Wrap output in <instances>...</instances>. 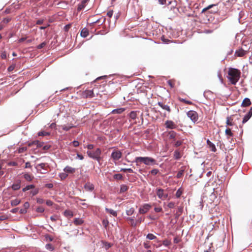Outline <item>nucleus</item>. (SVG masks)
<instances>
[{"instance_id": "f257e3e1", "label": "nucleus", "mask_w": 252, "mask_h": 252, "mask_svg": "<svg viewBox=\"0 0 252 252\" xmlns=\"http://www.w3.org/2000/svg\"><path fill=\"white\" fill-rule=\"evenodd\" d=\"M228 79L232 85H235L239 80L241 76V71L240 70L230 67L228 70Z\"/></svg>"}, {"instance_id": "f03ea898", "label": "nucleus", "mask_w": 252, "mask_h": 252, "mask_svg": "<svg viewBox=\"0 0 252 252\" xmlns=\"http://www.w3.org/2000/svg\"><path fill=\"white\" fill-rule=\"evenodd\" d=\"M135 162L136 163L137 165H138L139 163L142 162L147 165H154L156 163V160L153 158L150 157H136L135 158Z\"/></svg>"}, {"instance_id": "7ed1b4c3", "label": "nucleus", "mask_w": 252, "mask_h": 252, "mask_svg": "<svg viewBox=\"0 0 252 252\" xmlns=\"http://www.w3.org/2000/svg\"><path fill=\"white\" fill-rule=\"evenodd\" d=\"M101 151L100 149L97 148L95 151H88L87 154L88 156L93 159H96L98 162H99L101 159L100 155Z\"/></svg>"}, {"instance_id": "20e7f679", "label": "nucleus", "mask_w": 252, "mask_h": 252, "mask_svg": "<svg viewBox=\"0 0 252 252\" xmlns=\"http://www.w3.org/2000/svg\"><path fill=\"white\" fill-rule=\"evenodd\" d=\"M187 116L189 117L191 120L195 123L198 119V116L197 113L193 110H190L187 113Z\"/></svg>"}, {"instance_id": "39448f33", "label": "nucleus", "mask_w": 252, "mask_h": 252, "mask_svg": "<svg viewBox=\"0 0 252 252\" xmlns=\"http://www.w3.org/2000/svg\"><path fill=\"white\" fill-rule=\"evenodd\" d=\"M122 157V152L118 150H115L112 153L111 157L114 161H117L120 159Z\"/></svg>"}, {"instance_id": "423d86ee", "label": "nucleus", "mask_w": 252, "mask_h": 252, "mask_svg": "<svg viewBox=\"0 0 252 252\" xmlns=\"http://www.w3.org/2000/svg\"><path fill=\"white\" fill-rule=\"evenodd\" d=\"M158 197L162 200H165L168 197V194L164 193V190L162 189H158L156 192Z\"/></svg>"}, {"instance_id": "0eeeda50", "label": "nucleus", "mask_w": 252, "mask_h": 252, "mask_svg": "<svg viewBox=\"0 0 252 252\" xmlns=\"http://www.w3.org/2000/svg\"><path fill=\"white\" fill-rule=\"evenodd\" d=\"M152 207L151 205L149 204H145L141 206L139 209V213L141 214L146 213Z\"/></svg>"}, {"instance_id": "6e6552de", "label": "nucleus", "mask_w": 252, "mask_h": 252, "mask_svg": "<svg viewBox=\"0 0 252 252\" xmlns=\"http://www.w3.org/2000/svg\"><path fill=\"white\" fill-rule=\"evenodd\" d=\"M81 96L82 97L84 98H91L94 96V94L93 90H87L82 93Z\"/></svg>"}, {"instance_id": "1a4fd4ad", "label": "nucleus", "mask_w": 252, "mask_h": 252, "mask_svg": "<svg viewBox=\"0 0 252 252\" xmlns=\"http://www.w3.org/2000/svg\"><path fill=\"white\" fill-rule=\"evenodd\" d=\"M165 125L166 127L170 129H175L177 128V125L172 121H167L165 122Z\"/></svg>"}, {"instance_id": "9d476101", "label": "nucleus", "mask_w": 252, "mask_h": 252, "mask_svg": "<svg viewBox=\"0 0 252 252\" xmlns=\"http://www.w3.org/2000/svg\"><path fill=\"white\" fill-rule=\"evenodd\" d=\"M246 51H245L242 48H241L236 51L235 53V55L237 57H242L246 55Z\"/></svg>"}, {"instance_id": "9b49d317", "label": "nucleus", "mask_w": 252, "mask_h": 252, "mask_svg": "<svg viewBox=\"0 0 252 252\" xmlns=\"http://www.w3.org/2000/svg\"><path fill=\"white\" fill-rule=\"evenodd\" d=\"M63 171L67 173L73 174L76 171V169L69 166H66L64 169Z\"/></svg>"}, {"instance_id": "f8f14e48", "label": "nucleus", "mask_w": 252, "mask_h": 252, "mask_svg": "<svg viewBox=\"0 0 252 252\" xmlns=\"http://www.w3.org/2000/svg\"><path fill=\"white\" fill-rule=\"evenodd\" d=\"M84 188L86 190L92 191L94 189V186L93 184L87 182L84 186Z\"/></svg>"}, {"instance_id": "ddd939ff", "label": "nucleus", "mask_w": 252, "mask_h": 252, "mask_svg": "<svg viewBox=\"0 0 252 252\" xmlns=\"http://www.w3.org/2000/svg\"><path fill=\"white\" fill-rule=\"evenodd\" d=\"M89 0H82L81 3L78 5L77 9L78 11L82 10L86 6Z\"/></svg>"}, {"instance_id": "4468645a", "label": "nucleus", "mask_w": 252, "mask_h": 252, "mask_svg": "<svg viewBox=\"0 0 252 252\" xmlns=\"http://www.w3.org/2000/svg\"><path fill=\"white\" fill-rule=\"evenodd\" d=\"M158 104L163 109H164V110L167 111L169 113H170L171 112V109L168 105H165L161 102H158Z\"/></svg>"}, {"instance_id": "2eb2a0df", "label": "nucleus", "mask_w": 252, "mask_h": 252, "mask_svg": "<svg viewBox=\"0 0 252 252\" xmlns=\"http://www.w3.org/2000/svg\"><path fill=\"white\" fill-rule=\"evenodd\" d=\"M251 104V101L250 99L248 98H245L241 104V106L242 107H247L250 106Z\"/></svg>"}, {"instance_id": "dca6fc26", "label": "nucleus", "mask_w": 252, "mask_h": 252, "mask_svg": "<svg viewBox=\"0 0 252 252\" xmlns=\"http://www.w3.org/2000/svg\"><path fill=\"white\" fill-rule=\"evenodd\" d=\"M207 144L212 152H215L216 151L217 149L216 148L215 145L212 143L209 139L207 140Z\"/></svg>"}, {"instance_id": "f3484780", "label": "nucleus", "mask_w": 252, "mask_h": 252, "mask_svg": "<svg viewBox=\"0 0 252 252\" xmlns=\"http://www.w3.org/2000/svg\"><path fill=\"white\" fill-rule=\"evenodd\" d=\"M73 223L75 225H80L84 223V220L81 218H75Z\"/></svg>"}, {"instance_id": "a211bd4d", "label": "nucleus", "mask_w": 252, "mask_h": 252, "mask_svg": "<svg viewBox=\"0 0 252 252\" xmlns=\"http://www.w3.org/2000/svg\"><path fill=\"white\" fill-rule=\"evenodd\" d=\"M63 214L64 216L68 218H71L73 216V213L72 211L69 210H66L64 211Z\"/></svg>"}, {"instance_id": "6ab92c4d", "label": "nucleus", "mask_w": 252, "mask_h": 252, "mask_svg": "<svg viewBox=\"0 0 252 252\" xmlns=\"http://www.w3.org/2000/svg\"><path fill=\"white\" fill-rule=\"evenodd\" d=\"M33 145H35L37 146V147H40L42 146L43 143L40 142L39 141H34L28 144V146L29 147H31Z\"/></svg>"}, {"instance_id": "aec40b11", "label": "nucleus", "mask_w": 252, "mask_h": 252, "mask_svg": "<svg viewBox=\"0 0 252 252\" xmlns=\"http://www.w3.org/2000/svg\"><path fill=\"white\" fill-rule=\"evenodd\" d=\"M73 127H74V126H73V124H71L68 125V126L64 125H62L60 126L61 128H62L63 130H65V131H68L70 128H71Z\"/></svg>"}, {"instance_id": "412c9836", "label": "nucleus", "mask_w": 252, "mask_h": 252, "mask_svg": "<svg viewBox=\"0 0 252 252\" xmlns=\"http://www.w3.org/2000/svg\"><path fill=\"white\" fill-rule=\"evenodd\" d=\"M24 178L27 181H31L33 179V176L29 173H25Z\"/></svg>"}, {"instance_id": "4be33fe9", "label": "nucleus", "mask_w": 252, "mask_h": 252, "mask_svg": "<svg viewBox=\"0 0 252 252\" xmlns=\"http://www.w3.org/2000/svg\"><path fill=\"white\" fill-rule=\"evenodd\" d=\"M89 34V31L87 28H84L81 32V35L83 37H86Z\"/></svg>"}, {"instance_id": "5701e85b", "label": "nucleus", "mask_w": 252, "mask_h": 252, "mask_svg": "<svg viewBox=\"0 0 252 252\" xmlns=\"http://www.w3.org/2000/svg\"><path fill=\"white\" fill-rule=\"evenodd\" d=\"M125 108H118V109L113 110L112 111V113L113 114H121L124 111H125Z\"/></svg>"}, {"instance_id": "b1692460", "label": "nucleus", "mask_w": 252, "mask_h": 252, "mask_svg": "<svg viewBox=\"0 0 252 252\" xmlns=\"http://www.w3.org/2000/svg\"><path fill=\"white\" fill-rule=\"evenodd\" d=\"M46 165H47V163H40V164H38V165H37L35 167V168H36V169L38 171L40 172L39 168L44 169L45 168Z\"/></svg>"}, {"instance_id": "393cba45", "label": "nucleus", "mask_w": 252, "mask_h": 252, "mask_svg": "<svg viewBox=\"0 0 252 252\" xmlns=\"http://www.w3.org/2000/svg\"><path fill=\"white\" fill-rule=\"evenodd\" d=\"M105 210L107 213L112 215L114 217H116L117 216V212L112 209L106 208Z\"/></svg>"}, {"instance_id": "a878e982", "label": "nucleus", "mask_w": 252, "mask_h": 252, "mask_svg": "<svg viewBox=\"0 0 252 252\" xmlns=\"http://www.w3.org/2000/svg\"><path fill=\"white\" fill-rule=\"evenodd\" d=\"M20 202H21L20 200H19L17 198H16L15 199L11 200V205L12 206H15L18 205L20 203Z\"/></svg>"}, {"instance_id": "bb28decb", "label": "nucleus", "mask_w": 252, "mask_h": 252, "mask_svg": "<svg viewBox=\"0 0 252 252\" xmlns=\"http://www.w3.org/2000/svg\"><path fill=\"white\" fill-rule=\"evenodd\" d=\"M126 220L130 222V225L132 226H136V222L132 218H127Z\"/></svg>"}, {"instance_id": "cd10ccee", "label": "nucleus", "mask_w": 252, "mask_h": 252, "mask_svg": "<svg viewBox=\"0 0 252 252\" xmlns=\"http://www.w3.org/2000/svg\"><path fill=\"white\" fill-rule=\"evenodd\" d=\"M128 188L126 185H122L120 188V192H124L127 190Z\"/></svg>"}, {"instance_id": "c85d7f7f", "label": "nucleus", "mask_w": 252, "mask_h": 252, "mask_svg": "<svg viewBox=\"0 0 252 252\" xmlns=\"http://www.w3.org/2000/svg\"><path fill=\"white\" fill-rule=\"evenodd\" d=\"M177 133L174 131H170L168 132L169 137L170 139H174L176 136Z\"/></svg>"}, {"instance_id": "c756f323", "label": "nucleus", "mask_w": 252, "mask_h": 252, "mask_svg": "<svg viewBox=\"0 0 252 252\" xmlns=\"http://www.w3.org/2000/svg\"><path fill=\"white\" fill-rule=\"evenodd\" d=\"M35 186L33 185H28L23 189V191L25 192L29 189H34Z\"/></svg>"}, {"instance_id": "7c9ffc66", "label": "nucleus", "mask_w": 252, "mask_h": 252, "mask_svg": "<svg viewBox=\"0 0 252 252\" xmlns=\"http://www.w3.org/2000/svg\"><path fill=\"white\" fill-rule=\"evenodd\" d=\"M20 183L19 182L18 183L14 184L12 186V189L14 190H17L20 188Z\"/></svg>"}, {"instance_id": "2f4dec72", "label": "nucleus", "mask_w": 252, "mask_h": 252, "mask_svg": "<svg viewBox=\"0 0 252 252\" xmlns=\"http://www.w3.org/2000/svg\"><path fill=\"white\" fill-rule=\"evenodd\" d=\"M174 157L176 159H178L181 158V155L180 152L178 151H175L174 153Z\"/></svg>"}, {"instance_id": "473e14b6", "label": "nucleus", "mask_w": 252, "mask_h": 252, "mask_svg": "<svg viewBox=\"0 0 252 252\" xmlns=\"http://www.w3.org/2000/svg\"><path fill=\"white\" fill-rule=\"evenodd\" d=\"M167 84L170 86L171 88H173L174 87L175 84V80L174 79H170L167 81Z\"/></svg>"}, {"instance_id": "72a5a7b5", "label": "nucleus", "mask_w": 252, "mask_h": 252, "mask_svg": "<svg viewBox=\"0 0 252 252\" xmlns=\"http://www.w3.org/2000/svg\"><path fill=\"white\" fill-rule=\"evenodd\" d=\"M225 134L228 136L232 137L233 136V133L232 132L231 129L229 128L225 129Z\"/></svg>"}, {"instance_id": "f704fd0d", "label": "nucleus", "mask_w": 252, "mask_h": 252, "mask_svg": "<svg viewBox=\"0 0 252 252\" xmlns=\"http://www.w3.org/2000/svg\"><path fill=\"white\" fill-rule=\"evenodd\" d=\"M50 132L44 131H39L38 133V135L41 136H48V135H50Z\"/></svg>"}, {"instance_id": "c9c22d12", "label": "nucleus", "mask_w": 252, "mask_h": 252, "mask_svg": "<svg viewBox=\"0 0 252 252\" xmlns=\"http://www.w3.org/2000/svg\"><path fill=\"white\" fill-rule=\"evenodd\" d=\"M137 116V111H131L130 113H129V117L134 120L136 118Z\"/></svg>"}, {"instance_id": "e433bc0d", "label": "nucleus", "mask_w": 252, "mask_h": 252, "mask_svg": "<svg viewBox=\"0 0 252 252\" xmlns=\"http://www.w3.org/2000/svg\"><path fill=\"white\" fill-rule=\"evenodd\" d=\"M182 193H183V189L181 188L179 189L176 193V197L180 198Z\"/></svg>"}, {"instance_id": "4c0bfd02", "label": "nucleus", "mask_w": 252, "mask_h": 252, "mask_svg": "<svg viewBox=\"0 0 252 252\" xmlns=\"http://www.w3.org/2000/svg\"><path fill=\"white\" fill-rule=\"evenodd\" d=\"M233 119L231 117H227L226 120V124L227 126H233V123L232 122Z\"/></svg>"}, {"instance_id": "58836bf2", "label": "nucleus", "mask_w": 252, "mask_h": 252, "mask_svg": "<svg viewBox=\"0 0 252 252\" xmlns=\"http://www.w3.org/2000/svg\"><path fill=\"white\" fill-rule=\"evenodd\" d=\"M251 117V116H250L248 114H247L243 119L242 123L245 124L250 119Z\"/></svg>"}, {"instance_id": "ea45409f", "label": "nucleus", "mask_w": 252, "mask_h": 252, "mask_svg": "<svg viewBox=\"0 0 252 252\" xmlns=\"http://www.w3.org/2000/svg\"><path fill=\"white\" fill-rule=\"evenodd\" d=\"M134 212V209L133 208H131L128 210H127L126 211V215L128 216H131L132 215Z\"/></svg>"}, {"instance_id": "a19ab883", "label": "nucleus", "mask_w": 252, "mask_h": 252, "mask_svg": "<svg viewBox=\"0 0 252 252\" xmlns=\"http://www.w3.org/2000/svg\"><path fill=\"white\" fill-rule=\"evenodd\" d=\"M184 173V169L180 170L177 173V175L176 176L177 178L178 179L181 178L183 176Z\"/></svg>"}, {"instance_id": "79ce46f5", "label": "nucleus", "mask_w": 252, "mask_h": 252, "mask_svg": "<svg viewBox=\"0 0 252 252\" xmlns=\"http://www.w3.org/2000/svg\"><path fill=\"white\" fill-rule=\"evenodd\" d=\"M146 238L149 240H154L155 239H156L157 237L154 234L149 233L147 235Z\"/></svg>"}, {"instance_id": "37998d69", "label": "nucleus", "mask_w": 252, "mask_h": 252, "mask_svg": "<svg viewBox=\"0 0 252 252\" xmlns=\"http://www.w3.org/2000/svg\"><path fill=\"white\" fill-rule=\"evenodd\" d=\"M104 246L106 250H108L112 247V244L110 243L104 242H103Z\"/></svg>"}, {"instance_id": "c03bdc74", "label": "nucleus", "mask_w": 252, "mask_h": 252, "mask_svg": "<svg viewBox=\"0 0 252 252\" xmlns=\"http://www.w3.org/2000/svg\"><path fill=\"white\" fill-rule=\"evenodd\" d=\"M215 5L214 4H211V5H209V6H208L207 7L203 8L201 11V13H204L205 12H206V11H207L208 10L210 9V8H211L212 7H213L214 6H215Z\"/></svg>"}, {"instance_id": "a18cd8bd", "label": "nucleus", "mask_w": 252, "mask_h": 252, "mask_svg": "<svg viewBox=\"0 0 252 252\" xmlns=\"http://www.w3.org/2000/svg\"><path fill=\"white\" fill-rule=\"evenodd\" d=\"M121 171H123L124 172H128L129 173H133V171L131 168H122L120 170Z\"/></svg>"}, {"instance_id": "49530a36", "label": "nucleus", "mask_w": 252, "mask_h": 252, "mask_svg": "<svg viewBox=\"0 0 252 252\" xmlns=\"http://www.w3.org/2000/svg\"><path fill=\"white\" fill-rule=\"evenodd\" d=\"M50 219L52 221H56L59 220V217L57 215H54L50 217Z\"/></svg>"}, {"instance_id": "de8ad7c7", "label": "nucleus", "mask_w": 252, "mask_h": 252, "mask_svg": "<svg viewBox=\"0 0 252 252\" xmlns=\"http://www.w3.org/2000/svg\"><path fill=\"white\" fill-rule=\"evenodd\" d=\"M114 178L118 180H121L123 178V176L121 174H116L114 175Z\"/></svg>"}, {"instance_id": "09e8293b", "label": "nucleus", "mask_w": 252, "mask_h": 252, "mask_svg": "<svg viewBox=\"0 0 252 252\" xmlns=\"http://www.w3.org/2000/svg\"><path fill=\"white\" fill-rule=\"evenodd\" d=\"M44 208L42 206H39L36 209V211L38 213H43L44 212Z\"/></svg>"}, {"instance_id": "8fccbe9b", "label": "nucleus", "mask_w": 252, "mask_h": 252, "mask_svg": "<svg viewBox=\"0 0 252 252\" xmlns=\"http://www.w3.org/2000/svg\"><path fill=\"white\" fill-rule=\"evenodd\" d=\"M175 206H176V204L174 202H170L167 204V207L169 208H173L175 207Z\"/></svg>"}, {"instance_id": "3c124183", "label": "nucleus", "mask_w": 252, "mask_h": 252, "mask_svg": "<svg viewBox=\"0 0 252 252\" xmlns=\"http://www.w3.org/2000/svg\"><path fill=\"white\" fill-rule=\"evenodd\" d=\"M27 150V147H21V148H20L19 149H18V153H24L25 152V151H26Z\"/></svg>"}, {"instance_id": "603ef678", "label": "nucleus", "mask_w": 252, "mask_h": 252, "mask_svg": "<svg viewBox=\"0 0 252 252\" xmlns=\"http://www.w3.org/2000/svg\"><path fill=\"white\" fill-rule=\"evenodd\" d=\"M60 177L62 180L65 179L68 176V175L64 173H62L60 174Z\"/></svg>"}, {"instance_id": "864d4df0", "label": "nucleus", "mask_w": 252, "mask_h": 252, "mask_svg": "<svg viewBox=\"0 0 252 252\" xmlns=\"http://www.w3.org/2000/svg\"><path fill=\"white\" fill-rule=\"evenodd\" d=\"M182 143H183L182 141L178 140L175 142V143L174 144V146L176 147H178L181 146L182 145Z\"/></svg>"}, {"instance_id": "5fc2aeb1", "label": "nucleus", "mask_w": 252, "mask_h": 252, "mask_svg": "<svg viewBox=\"0 0 252 252\" xmlns=\"http://www.w3.org/2000/svg\"><path fill=\"white\" fill-rule=\"evenodd\" d=\"M159 172V170L157 169H154L151 171V173L153 175H157Z\"/></svg>"}, {"instance_id": "6e6d98bb", "label": "nucleus", "mask_w": 252, "mask_h": 252, "mask_svg": "<svg viewBox=\"0 0 252 252\" xmlns=\"http://www.w3.org/2000/svg\"><path fill=\"white\" fill-rule=\"evenodd\" d=\"M171 244V242L170 241L167 240H165L163 241V245L165 246H168Z\"/></svg>"}, {"instance_id": "4d7b16f0", "label": "nucleus", "mask_w": 252, "mask_h": 252, "mask_svg": "<svg viewBox=\"0 0 252 252\" xmlns=\"http://www.w3.org/2000/svg\"><path fill=\"white\" fill-rule=\"evenodd\" d=\"M46 45V43L45 42H43L41 43V44H40L39 45H38L37 48V49H41V48H43L44 47H45Z\"/></svg>"}, {"instance_id": "13d9d810", "label": "nucleus", "mask_w": 252, "mask_h": 252, "mask_svg": "<svg viewBox=\"0 0 252 252\" xmlns=\"http://www.w3.org/2000/svg\"><path fill=\"white\" fill-rule=\"evenodd\" d=\"M36 201L38 204H42L44 202V199L40 198H37Z\"/></svg>"}, {"instance_id": "bf43d9fd", "label": "nucleus", "mask_w": 252, "mask_h": 252, "mask_svg": "<svg viewBox=\"0 0 252 252\" xmlns=\"http://www.w3.org/2000/svg\"><path fill=\"white\" fill-rule=\"evenodd\" d=\"M44 20L43 19H38L36 21V25H41L43 24Z\"/></svg>"}, {"instance_id": "052dcab7", "label": "nucleus", "mask_w": 252, "mask_h": 252, "mask_svg": "<svg viewBox=\"0 0 252 252\" xmlns=\"http://www.w3.org/2000/svg\"><path fill=\"white\" fill-rule=\"evenodd\" d=\"M23 207L24 209L27 210L30 207L29 203L28 202H25L23 205Z\"/></svg>"}, {"instance_id": "680f3d73", "label": "nucleus", "mask_w": 252, "mask_h": 252, "mask_svg": "<svg viewBox=\"0 0 252 252\" xmlns=\"http://www.w3.org/2000/svg\"><path fill=\"white\" fill-rule=\"evenodd\" d=\"M15 68V65H11L8 67V71L9 72L13 71Z\"/></svg>"}, {"instance_id": "e2e57ef3", "label": "nucleus", "mask_w": 252, "mask_h": 252, "mask_svg": "<svg viewBox=\"0 0 252 252\" xmlns=\"http://www.w3.org/2000/svg\"><path fill=\"white\" fill-rule=\"evenodd\" d=\"M38 192V189H35L33 190H32L31 193V194H32V195L33 196V195H36V194H37Z\"/></svg>"}, {"instance_id": "0e129e2a", "label": "nucleus", "mask_w": 252, "mask_h": 252, "mask_svg": "<svg viewBox=\"0 0 252 252\" xmlns=\"http://www.w3.org/2000/svg\"><path fill=\"white\" fill-rule=\"evenodd\" d=\"M6 57H7V54H6V52H5V51L3 52L1 54V58L2 59H5L6 58Z\"/></svg>"}, {"instance_id": "69168bd1", "label": "nucleus", "mask_w": 252, "mask_h": 252, "mask_svg": "<svg viewBox=\"0 0 252 252\" xmlns=\"http://www.w3.org/2000/svg\"><path fill=\"white\" fill-rule=\"evenodd\" d=\"M113 14V10H109L107 13V15L109 17L111 18Z\"/></svg>"}, {"instance_id": "338daca9", "label": "nucleus", "mask_w": 252, "mask_h": 252, "mask_svg": "<svg viewBox=\"0 0 252 252\" xmlns=\"http://www.w3.org/2000/svg\"><path fill=\"white\" fill-rule=\"evenodd\" d=\"M72 144H73V145L74 147H78L79 146V142L78 141H77L74 140V141H73L72 142Z\"/></svg>"}, {"instance_id": "774afa93", "label": "nucleus", "mask_w": 252, "mask_h": 252, "mask_svg": "<svg viewBox=\"0 0 252 252\" xmlns=\"http://www.w3.org/2000/svg\"><path fill=\"white\" fill-rule=\"evenodd\" d=\"M46 204L49 206H51L53 205V202L50 200H48L46 201Z\"/></svg>"}]
</instances>
